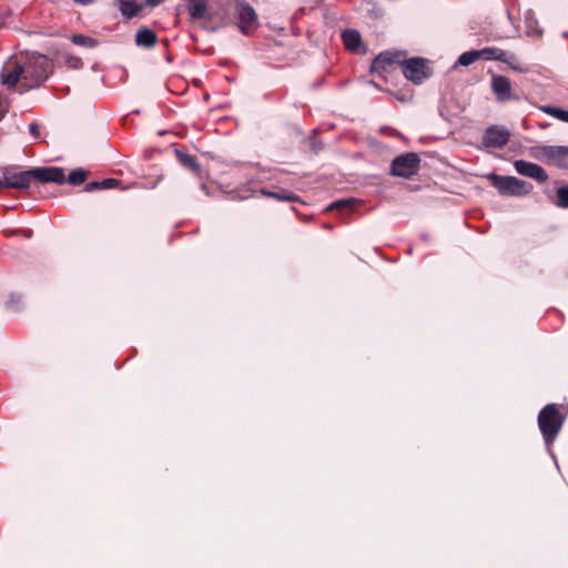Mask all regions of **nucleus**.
<instances>
[{"instance_id": "obj_29", "label": "nucleus", "mask_w": 568, "mask_h": 568, "mask_svg": "<svg viewBox=\"0 0 568 568\" xmlns=\"http://www.w3.org/2000/svg\"><path fill=\"white\" fill-rule=\"evenodd\" d=\"M526 24H527L529 34H532V36H541L542 34V30L540 28H538L537 22L532 18L527 17Z\"/></svg>"}, {"instance_id": "obj_9", "label": "nucleus", "mask_w": 568, "mask_h": 568, "mask_svg": "<svg viewBox=\"0 0 568 568\" xmlns=\"http://www.w3.org/2000/svg\"><path fill=\"white\" fill-rule=\"evenodd\" d=\"M537 159H546L549 163L568 170V146L564 145H545L535 149L534 153Z\"/></svg>"}, {"instance_id": "obj_11", "label": "nucleus", "mask_w": 568, "mask_h": 568, "mask_svg": "<svg viewBox=\"0 0 568 568\" xmlns=\"http://www.w3.org/2000/svg\"><path fill=\"white\" fill-rule=\"evenodd\" d=\"M490 89L499 103L517 99L513 93L510 80L505 75L494 74L490 81Z\"/></svg>"}, {"instance_id": "obj_18", "label": "nucleus", "mask_w": 568, "mask_h": 568, "mask_svg": "<svg viewBox=\"0 0 568 568\" xmlns=\"http://www.w3.org/2000/svg\"><path fill=\"white\" fill-rule=\"evenodd\" d=\"M175 156L178 162L187 170L192 172H199L201 169L200 163L197 162L194 155L185 153L179 149L175 150Z\"/></svg>"}, {"instance_id": "obj_31", "label": "nucleus", "mask_w": 568, "mask_h": 568, "mask_svg": "<svg viewBox=\"0 0 568 568\" xmlns=\"http://www.w3.org/2000/svg\"><path fill=\"white\" fill-rule=\"evenodd\" d=\"M12 13L13 12L10 9H6V8L0 9V26L7 24L9 21V18L11 17Z\"/></svg>"}, {"instance_id": "obj_25", "label": "nucleus", "mask_w": 568, "mask_h": 568, "mask_svg": "<svg viewBox=\"0 0 568 568\" xmlns=\"http://www.w3.org/2000/svg\"><path fill=\"white\" fill-rule=\"evenodd\" d=\"M541 110L545 113L550 114V115L557 118L558 120L568 123V111L567 110L556 108V106H550V105L542 106Z\"/></svg>"}, {"instance_id": "obj_14", "label": "nucleus", "mask_w": 568, "mask_h": 568, "mask_svg": "<svg viewBox=\"0 0 568 568\" xmlns=\"http://www.w3.org/2000/svg\"><path fill=\"white\" fill-rule=\"evenodd\" d=\"M478 53V60H485V61H500L504 63H507L508 65H513V61L516 60V55L510 52H506L498 48H484L480 50H477Z\"/></svg>"}, {"instance_id": "obj_26", "label": "nucleus", "mask_w": 568, "mask_h": 568, "mask_svg": "<svg viewBox=\"0 0 568 568\" xmlns=\"http://www.w3.org/2000/svg\"><path fill=\"white\" fill-rule=\"evenodd\" d=\"M555 204L558 207L568 209V186H561L557 189V200Z\"/></svg>"}, {"instance_id": "obj_20", "label": "nucleus", "mask_w": 568, "mask_h": 568, "mask_svg": "<svg viewBox=\"0 0 568 568\" xmlns=\"http://www.w3.org/2000/svg\"><path fill=\"white\" fill-rule=\"evenodd\" d=\"M476 61H478L477 50L466 51L458 57L456 62L453 64L452 70L455 71L458 69V67H468Z\"/></svg>"}, {"instance_id": "obj_37", "label": "nucleus", "mask_w": 568, "mask_h": 568, "mask_svg": "<svg viewBox=\"0 0 568 568\" xmlns=\"http://www.w3.org/2000/svg\"><path fill=\"white\" fill-rule=\"evenodd\" d=\"M371 84H373V87L378 88V87L376 85V83H374V81H371Z\"/></svg>"}, {"instance_id": "obj_22", "label": "nucleus", "mask_w": 568, "mask_h": 568, "mask_svg": "<svg viewBox=\"0 0 568 568\" xmlns=\"http://www.w3.org/2000/svg\"><path fill=\"white\" fill-rule=\"evenodd\" d=\"M261 193L265 196L273 197L278 201L294 202V201L298 200V197L296 195H294L293 193L285 191V190H280V191L273 192V191H266L263 189V190H261Z\"/></svg>"}, {"instance_id": "obj_24", "label": "nucleus", "mask_w": 568, "mask_h": 568, "mask_svg": "<svg viewBox=\"0 0 568 568\" xmlns=\"http://www.w3.org/2000/svg\"><path fill=\"white\" fill-rule=\"evenodd\" d=\"M71 41L77 45L85 48H94L98 45V40L82 34H73Z\"/></svg>"}, {"instance_id": "obj_16", "label": "nucleus", "mask_w": 568, "mask_h": 568, "mask_svg": "<svg viewBox=\"0 0 568 568\" xmlns=\"http://www.w3.org/2000/svg\"><path fill=\"white\" fill-rule=\"evenodd\" d=\"M119 11L125 19H131L136 17L144 8V6H150L151 8L156 7L160 2H118Z\"/></svg>"}, {"instance_id": "obj_30", "label": "nucleus", "mask_w": 568, "mask_h": 568, "mask_svg": "<svg viewBox=\"0 0 568 568\" xmlns=\"http://www.w3.org/2000/svg\"><path fill=\"white\" fill-rule=\"evenodd\" d=\"M367 4L371 8H367L366 11L371 14L372 18L376 19L382 16L383 12L379 8H377L376 2H367Z\"/></svg>"}, {"instance_id": "obj_6", "label": "nucleus", "mask_w": 568, "mask_h": 568, "mask_svg": "<svg viewBox=\"0 0 568 568\" xmlns=\"http://www.w3.org/2000/svg\"><path fill=\"white\" fill-rule=\"evenodd\" d=\"M222 7H224V2H189L186 9L193 21L226 23V16L223 14Z\"/></svg>"}, {"instance_id": "obj_27", "label": "nucleus", "mask_w": 568, "mask_h": 568, "mask_svg": "<svg viewBox=\"0 0 568 568\" xmlns=\"http://www.w3.org/2000/svg\"><path fill=\"white\" fill-rule=\"evenodd\" d=\"M7 307L12 312H19L22 307V296L17 293L10 294L7 301Z\"/></svg>"}, {"instance_id": "obj_4", "label": "nucleus", "mask_w": 568, "mask_h": 568, "mask_svg": "<svg viewBox=\"0 0 568 568\" xmlns=\"http://www.w3.org/2000/svg\"><path fill=\"white\" fill-rule=\"evenodd\" d=\"M223 14L226 16V23L236 19V24L243 34H250L258 26L255 10L246 2H224Z\"/></svg>"}, {"instance_id": "obj_15", "label": "nucleus", "mask_w": 568, "mask_h": 568, "mask_svg": "<svg viewBox=\"0 0 568 568\" xmlns=\"http://www.w3.org/2000/svg\"><path fill=\"white\" fill-rule=\"evenodd\" d=\"M342 40L347 50L353 52H366L363 47L361 33L355 29H347L342 33Z\"/></svg>"}, {"instance_id": "obj_23", "label": "nucleus", "mask_w": 568, "mask_h": 568, "mask_svg": "<svg viewBox=\"0 0 568 568\" xmlns=\"http://www.w3.org/2000/svg\"><path fill=\"white\" fill-rule=\"evenodd\" d=\"M87 171L82 169H77L71 171L67 179L64 178V182L67 181L69 184L72 185H80L84 183V181L87 180Z\"/></svg>"}, {"instance_id": "obj_3", "label": "nucleus", "mask_w": 568, "mask_h": 568, "mask_svg": "<svg viewBox=\"0 0 568 568\" xmlns=\"http://www.w3.org/2000/svg\"><path fill=\"white\" fill-rule=\"evenodd\" d=\"M565 422L556 404H547L538 414V427L544 437L547 449L558 467L557 458L550 446L555 442Z\"/></svg>"}, {"instance_id": "obj_5", "label": "nucleus", "mask_w": 568, "mask_h": 568, "mask_svg": "<svg viewBox=\"0 0 568 568\" xmlns=\"http://www.w3.org/2000/svg\"><path fill=\"white\" fill-rule=\"evenodd\" d=\"M486 179L497 189L501 195L524 196L532 191V184L510 175L488 173Z\"/></svg>"}, {"instance_id": "obj_13", "label": "nucleus", "mask_w": 568, "mask_h": 568, "mask_svg": "<svg viewBox=\"0 0 568 568\" xmlns=\"http://www.w3.org/2000/svg\"><path fill=\"white\" fill-rule=\"evenodd\" d=\"M514 168L518 174L534 179L540 183L546 182L548 179V174L544 168L532 162L516 160Z\"/></svg>"}, {"instance_id": "obj_7", "label": "nucleus", "mask_w": 568, "mask_h": 568, "mask_svg": "<svg viewBox=\"0 0 568 568\" xmlns=\"http://www.w3.org/2000/svg\"><path fill=\"white\" fill-rule=\"evenodd\" d=\"M426 63L427 60L424 58H409L404 61L400 60L399 70L407 80L416 84H420L432 74L430 69Z\"/></svg>"}, {"instance_id": "obj_1", "label": "nucleus", "mask_w": 568, "mask_h": 568, "mask_svg": "<svg viewBox=\"0 0 568 568\" xmlns=\"http://www.w3.org/2000/svg\"><path fill=\"white\" fill-rule=\"evenodd\" d=\"M2 175L3 187L18 190L29 189L33 180L40 183H64V170L58 166L33 168L20 172H13L11 168H4L2 170Z\"/></svg>"}, {"instance_id": "obj_19", "label": "nucleus", "mask_w": 568, "mask_h": 568, "mask_svg": "<svg viewBox=\"0 0 568 568\" xmlns=\"http://www.w3.org/2000/svg\"><path fill=\"white\" fill-rule=\"evenodd\" d=\"M23 80V70L21 63H16L14 68L7 74H1L2 83L8 88H13L20 80Z\"/></svg>"}, {"instance_id": "obj_10", "label": "nucleus", "mask_w": 568, "mask_h": 568, "mask_svg": "<svg viewBox=\"0 0 568 568\" xmlns=\"http://www.w3.org/2000/svg\"><path fill=\"white\" fill-rule=\"evenodd\" d=\"M400 58V52L384 51L373 60L371 72L379 77H384L386 73H392L399 69Z\"/></svg>"}, {"instance_id": "obj_2", "label": "nucleus", "mask_w": 568, "mask_h": 568, "mask_svg": "<svg viewBox=\"0 0 568 568\" xmlns=\"http://www.w3.org/2000/svg\"><path fill=\"white\" fill-rule=\"evenodd\" d=\"M23 70V87L31 90L41 87L52 73V63L43 54L33 52L21 64Z\"/></svg>"}, {"instance_id": "obj_36", "label": "nucleus", "mask_w": 568, "mask_h": 568, "mask_svg": "<svg viewBox=\"0 0 568 568\" xmlns=\"http://www.w3.org/2000/svg\"><path fill=\"white\" fill-rule=\"evenodd\" d=\"M371 84H373V87L378 88V87L376 85V83H374V81H371Z\"/></svg>"}, {"instance_id": "obj_35", "label": "nucleus", "mask_w": 568, "mask_h": 568, "mask_svg": "<svg viewBox=\"0 0 568 568\" xmlns=\"http://www.w3.org/2000/svg\"><path fill=\"white\" fill-rule=\"evenodd\" d=\"M0 187H3V179H0Z\"/></svg>"}, {"instance_id": "obj_17", "label": "nucleus", "mask_w": 568, "mask_h": 568, "mask_svg": "<svg viewBox=\"0 0 568 568\" xmlns=\"http://www.w3.org/2000/svg\"><path fill=\"white\" fill-rule=\"evenodd\" d=\"M156 43V34L149 28L141 29L135 34V44L141 48H152Z\"/></svg>"}, {"instance_id": "obj_32", "label": "nucleus", "mask_w": 568, "mask_h": 568, "mask_svg": "<svg viewBox=\"0 0 568 568\" xmlns=\"http://www.w3.org/2000/svg\"><path fill=\"white\" fill-rule=\"evenodd\" d=\"M352 200L348 199V200H337L333 203H331L327 207V210H334V209H339V207H344V206H348L351 204Z\"/></svg>"}, {"instance_id": "obj_28", "label": "nucleus", "mask_w": 568, "mask_h": 568, "mask_svg": "<svg viewBox=\"0 0 568 568\" xmlns=\"http://www.w3.org/2000/svg\"><path fill=\"white\" fill-rule=\"evenodd\" d=\"M65 63L69 68L74 70L81 69L83 65L82 60L79 57L72 54L65 55Z\"/></svg>"}, {"instance_id": "obj_12", "label": "nucleus", "mask_w": 568, "mask_h": 568, "mask_svg": "<svg viewBox=\"0 0 568 568\" xmlns=\"http://www.w3.org/2000/svg\"><path fill=\"white\" fill-rule=\"evenodd\" d=\"M510 138L507 129L498 125H490L486 129L483 136V144L487 148H503Z\"/></svg>"}, {"instance_id": "obj_34", "label": "nucleus", "mask_w": 568, "mask_h": 568, "mask_svg": "<svg viewBox=\"0 0 568 568\" xmlns=\"http://www.w3.org/2000/svg\"><path fill=\"white\" fill-rule=\"evenodd\" d=\"M516 62H517V59L515 61H513V65H509L513 70L519 71V72H526L527 71V69L520 68Z\"/></svg>"}, {"instance_id": "obj_33", "label": "nucleus", "mask_w": 568, "mask_h": 568, "mask_svg": "<svg viewBox=\"0 0 568 568\" xmlns=\"http://www.w3.org/2000/svg\"><path fill=\"white\" fill-rule=\"evenodd\" d=\"M29 132L34 138L38 139L40 136V128L37 123L29 124Z\"/></svg>"}, {"instance_id": "obj_8", "label": "nucleus", "mask_w": 568, "mask_h": 568, "mask_svg": "<svg viewBox=\"0 0 568 568\" xmlns=\"http://www.w3.org/2000/svg\"><path fill=\"white\" fill-rule=\"evenodd\" d=\"M419 162V156L414 152L396 156L390 164V174L394 176L410 178L417 172Z\"/></svg>"}, {"instance_id": "obj_21", "label": "nucleus", "mask_w": 568, "mask_h": 568, "mask_svg": "<svg viewBox=\"0 0 568 568\" xmlns=\"http://www.w3.org/2000/svg\"><path fill=\"white\" fill-rule=\"evenodd\" d=\"M116 184H119V181L115 179H105L103 181H92L85 185L84 190L87 192H92L95 190H108V189L115 186Z\"/></svg>"}]
</instances>
